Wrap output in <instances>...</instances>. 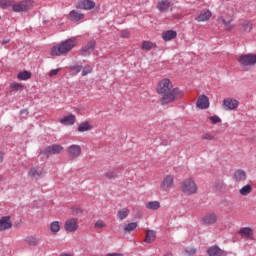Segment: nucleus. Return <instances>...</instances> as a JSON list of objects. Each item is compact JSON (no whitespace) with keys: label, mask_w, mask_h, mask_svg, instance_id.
Returning <instances> with one entry per match:
<instances>
[{"label":"nucleus","mask_w":256,"mask_h":256,"mask_svg":"<svg viewBox=\"0 0 256 256\" xmlns=\"http://www.w3.org/2000/svg\"><path fill=\"white\" fill-rule=\"evenodd\" d=\"M156 93L160 96L161 105H170L183 99L185 92L179 87L173 88V81L169 78H163L156 84Z\"/></svg>","instance_id":"f257e3e1"},{"label":"nucleus","mask_w":256,"mask_h":256,"mask_svg":"<svg viewBox=\"0 0 256 256\" xmlns=\"http://www.w3.org/2000/svg\"><path fill=\"white\" fill-rule=\"evenodd\" d=\"M75 47H77V38L72 37L52 47L50 50V55L52 57L65 56L68 55L70 51H73Z\"/></svg>","instance_id":"f03ea898"},{"label":"nucleus","mask_w":256,"mask_h":256,"mask_svg":"<svg viewBox=\"0 0 256 256\" xmlns=\"http://www.w3.org/2000/svg\"><path fill=\"white\" fill-rule=\"evenodd\" d=\"M180 189L184 195H195L199 191L195 178L189 177L183 180L180 184Z\"/></svg>","instance_id":"7ed1b4c3"},{"label":"nucleus","mask_w":256,"mask_h":256,"mask_svg":"<svg viewBox=\"0 0 256 256\" xmlns=\"http://www.w3.org/2000/svg\"><path fill=\"white\" fill-rule=\"evenodd\" d=\"M237 61L244 71H249L251 67L256 65V54H242L237 58Z\"/></svg>","instance_id":"20e7f679"},{"label":"nucleus","mask_w":256,"mask_h":256,"mask_svg":"<svg viewBox=\"0 0 256 256\" xmlns=\"http://www.w3.org/2000/svg\"><path fill=\"white\" fill-rule=\"evenodd\" d=\"M31 9H33L32 0H22L12 4V11L14 13H25Z\"/></svg>","instance_id":"39448f33"},{"label":"nucleus","mask_w":256,"mask_h":256,"mask_svg":"<svg viewBox=\"0 0 256 256\" xmlns=\"http://www.w3.org/2000/svg\"><path fill=\"white\" fill-rule=\"evenodd\" d=\"M81 153H83V149L79 144H71L67 147V155L70 159H78L81 157Z\"/></svg>","instance_id":"423d86ee"},{"label":"nucleus","mask_w":256,"mask_h":256,"mask_svg":"<svg viewBox=\"0 0 256 256\" xmlns=\"http://www.w3.org/2000/svg\"><path fill=\"white\" fill-rule=\"evenodd\" d=\"M173 185H175V178L173 175L168 174L162 179L160 183V189L161 191H169L173 189Z\"/></svg>","instance_id":"0eeeda50"},{"label":"nucleus","mask_w":256,"mask_h":256,"mask_svg":"<svg viewBox=\"0 0 256 256\" xmlns=\"http://www.w3.org/2000/svg\"><path fill=\"white\" fill-rule=\"evenodd\" d=\"M64 229L67 233H75L79 229V219L69 218L64 222Z\"/></svg>","instance_id":"6e6552de"},{"label":"nucleus","mask_w":256,"mask_h":256,"mask_svg":"<svg viewBox=\"0 0 256 256\" xmlns=\"http://www.w3.org/2000/svg\"><path fill=\"white\" fill-rule=\"evenodd\" d=\"M45 169L38 167V166H32L29 170H28V177H30V179H41V177L45 176Z\"/></svg>","instance_id":"1a4fd4ad"},{"label":"nucleus","mask_w":256,"mask_h":256,"mask_svg":"<svg viewBox=\"0 0 256 256\" xmlns=\"http://www.w3.org/2000/svg\"><path fill=\"white\" fill-rule=\"evenodd\" d=\"M222 107L224 111H235L239 107V102L237 99L225 98L222 102Z\"/></svg>","instance_id":"9d476101"},{"label":"nucleus","mask_w":256,"mask_h":256,"mask_svg":"<svg viewBox=\"0 0 256 256\" xmlns=\"http://www.w3.org/2000/svg\"><path fill=\"white\" fill-rule=\"evenodd\" d=\"M64 149L65 147L62 145L52 144L44 150V153L47 157H50V155H59V153H63Z\"/></svg>","instance_id":"9b49d317"},{"label":"nucleus","mask_w":256,"mask_h":256,"mask_svg":"<svg viewBox=\"0 0 256 256\" xmlns=\"http://www.w3.org/2000/svg\"><path fill=\"white\" fill-rule=\"evenodd\" d=\"M76 9H83L84 11H91L95 9V1L93 0H79L76 5Z\"/></svg>","instance_id":"f8f14e48"},{"label":"nucleus","mask_w":256,"mask_h":256,"mask_svg":"<svg viewBox=\"0 0 256 256\" xmlns=\"http://www.w3.org/2000/svg\"><path fill=\"white\" fill-rule=\"evenodd\" d=\"M13 227L11 216H3L0 218V231H7Z\"/></svg>","instance_id":"ddd939ff"},{"label":"nucleus","mask_w":256,"mask_h":256,"mask_svg":"<svg viewBox=\"0 0 256 256\" xmlns=\"http://www.w3.org/2000/svg\"><path fill=\"white\" fill-rule=\"evenodd\" d=\"M239 31L241 33H251V31H253V22L249 20H241L239 23Z\"/></svg>","instance_id":"4468645a"},{"label":"nucleus","mask_w":256,"mask_h":256,"mask_svg":"<svg viewBox=\"0 0 256 256\" xmlns=\"http://www.w3.org/2000/svg\"><path fill=\"white\" fill-rule=\"evenodd\" d=\"M238 235L242 237V239H253L255 232L251 227H243L238 231Z\"/></svg>","instance_id":"2eb2a0df"},{"label":"nucleus","mask_w":256,"mask_h":256,"mask_svg":"<svg viewBox=\"0 0 256 256\" xmlns=\"http://www.w3.org/2000/svg\"><path fill=\"white\" fill-rule=\"evenodd\" d=\"M95 45H97V42L95 40H91L87 43L84 47L81 49V55L82 57H87V55H91V52L93 49H95Z\"/></svg>","instance_id":"dca6fc26"},{"label":"nucleus","mask_w":256,"mask_h":256,"mask_svg":"<svg viewBox=\"0 0 256 256\" xmlns=\"http://www.w3.org/2000/svg\"><path fill=\"white\" fill-rule=\"evenodd\" d=\"M217 214L215 213H208L204 217H202V224L203 225H215L217 223Z\"/></svg>","instance_id":"f3484780"},{"label":"nucleus","mask_w":256,"mask_h":256,"mask_svg":"<svg viewBox=\"0 0 256 256\" xmlns=\"http://www.w3.org/2000/svg\"><path fill=\"white\" fill-rule=\"evenodd\" d=\"M213 13L210 10L204 9L200 12L198 17H196V21L198 23H205V21H209L212 17Z\"/></svg>","instance_id":"a211bd4d"},{"label":"nucleus","mask_w":256,"mask_h":256,"mask_svg":"<svg viewBox=\"0 0 256 256\" xmlns=\"http://www.w3.org/2000/svg\"><path fill=\"white\" fill-rule=\"evenodd\" d=\"M233 179L236 183H245V181H247V172L244 170H236Z\"/></svg>","instance_id":"6ab92c4d"},{"label":"nucleus","mask_w":256,"mask_h":256,"mask_svg":"<svg viewBox=\"0 0 256 256\" xmlns=\"http://www.w3.org/2000/svg\"><path fill=\"white\" fill-rule=\"evenodd\" d=\"M209 256H227V252L219 248V246H211L207 249Z\"/></svg>","instance_id":"aec40b11"},{"label":"nucleus","mask_w":256,"mask_h":256,"mask_svg":"<svg viewBox=\"0 0 256 256\" xmlns=\"http://www.w3.org/2000/svg\"><path fill=\"white\" fill-rule=\"evenodd\" d=\"M69 19H70V21L77 23V22L83 21V19H85V14L80 11H77V10H72L69 13Z\"/></svg>","instance_id":"412c9836"},{"label":"nucleus","mask_w":256,"mask_h":256,"mask_svg":"<svg viewBox=\"0 0 256 256\" xmlns=\"http://www.w3.org/2000/svg\"><path fill=\"white\" fill-rule=\"evenodd\" d=\"M196 106L198 109H209V97L206 95L199 96Z\"/></svg>","instance_id":"4be33fe9"},{"label":"nucleus","mask_w":256,"mask_h":256,"mask_svg":"<svg viewBox=\"0 0 256 256\" xmlns=\"http://www.w3.org/2000/svg\"><path fill=\"white\" fill-rule=\"evenodd\" d=\"M219 23H223L226 31H233L235 29V25L231 24L233 23L232 19H226L225 16H221L218 18Z\"/></svg>","instance_id":"5701e85b"},{"label":"nucleus","mask_w":256,"mask_h":256,"mask_svg":"<svg viewBox=\"0 0 256 256\" xmlns=\"http://www.w3.org/2000/svg\"><path fill=\"white\" fill-rule=\"evenodd\" d=\"M76 119L77 118L75 117V115L70 114L61 118L59 122L61 123V125H66V126L75 125Z\"/></svg>","instance_id":"b1692460"},{"label":"nucleus","mask_w":256,"mask_h":256,"mask_svg":"<svg viewBox=\"0 0 256 256\" xmlns=\"http://www.w3.org/2000/svg\"><path fill=\"white\" fill-rule=\"evenodd\" d=\"M169 7H171V1L169 0H160L157 4V9L161 13L169 11Z\"/></svg>","instance_id":"393cba45"},{"label":"nucleus","mask_w":256,"mask_h":256,"mask_svg":"<svg viewBox=\"0 0 256 256\" xmlns=\"http://www.w3.org/2000/svg\"><path fill=\"white\" fill-rule=\"evenodd\" d=\"M177 37V32L175 30H167L162 33V39L165 41H173Z\"/></svg>","instance_id":"a878e982"},{"label":"nucleus","mask_w":256,"mask_h":256,"mask_svg":"<svg viewBox=\"0 0 256 256\" xmlns=\"http://www.w3.org/2000/svg\"><path fill=\"white\" fill-rule=\"evenodd\" d=\"M157 239V233L154 230H146L145 243H153Z\"/></svg>","instance_id":"bb28decb"},{"label":"nucleus","mask_w":256,"mask_h":256,"mask_svg":"<svg viewBox=\"0 0 256 256\" xmlns=\"http://www.w3.org/2000/svg\"><path fill=\"white\" fill-rule=\"evenodd\" d=\"M93 125L89 121H84L78 126L79 133H85V131H91Z\"/></svg>","instance_id":"cd10ccee"},{"label":"nucleus","mask_w":256,"mask_h":256,"mask_svg":"<svg viewBox=\"0 0 256 256\" xmlns=\"http://www.w3.org/2000/svg\"><path fill=\"white\" fill-rule=\"evenodd\" d=\"M156 47L157 44L155 42L145 40L142 42L141 49L142 51H151V49H155Z\"/></svg>","instance_id":"c85d7f7f"},{"label":"nucleus","mask_w":256,"mask_h":256,"mask_svg":"<svg viewBox=\"0 0 256 256\" xmlns=\"http://www.w3.org/2000/svg\"><path fill=\"white\" fill-rule=\"evenodd\" d=\"M50 231H51V233H53V235H57V233H59V231H61V222L53 221L50 224Z\"/></svg>","instance_id":"c756f323"},{"label":"nucleus","mask_w":256,"mask_h":256,"mask_svg":"<svg viewBox=\"0 0 256 256\" xmlns=\"http://www.w3.org/2000/svg\"><path fill=\"white\" fill-rule=\"evenodd\" d=\"M146 208L151 211H157V209H161V203L159 201H150L146 203Z\"/></svg>","instance_id":"7c9ffc66"},{"label":"nucleus","mask_w":256,"mask_h":256,"mask_svg":"<svg viewBox=\"0 0 256 256\" xmlns=\"http://www.w3.org/2000/svg\"><path fill=\"white\" fill-rule=\"evenodd\" d=\"M17 79H19V81H27L28 79H31V72L27 70L19 72L17 75Z\"/></svg>","instance_id":"2f4dec72"},{"label":"nucleus","mask_w":256,"mask_h":256,"mask_svg":"<svg viewBox=\"0 0 256 256\" xmlns=\"http://www.w3.org/2000/svg\"><path fill=\"white\" fill-rule=\"evenodd\" d=\"M129 213H131L129 209L123 208L118 211L117 217L120 221H123V219H127V217H129Z\"/></svg>","instance_id":"473e14b6"},{"label":"nucleus","mask_w":256,"mask_h":256,"mask_svg":"<svg viewBox=\"0 0 256 256\" xmlns=\"http://www.w3.org/2000/svg\"><path fill=\"white\" fill-rule=\"evenodd\" d=\"M27 245H30V247H37L39 245V238L34 237V236H28L25 239Z\"/></svg>","instance_id":"72a5a7b5"},{"label":"nucleus","mask_w":256,"mask_h":256,"mask_svg":"<svg viewBox=\"0 0 256 256\" xmlns=\"http://www.w3.org/2000/svg\"><path fill=\"white\" fill-rule=\"evenodd\" d=\"M137 229V222H131L124 226V231L126 233H131V231H135Z\"/></svg>","instance_id":"f704fd0d"},{"label":"nucleus","mask_w":256,"mask_h":256,"mask_svg":"<svg viewBox=\"0 0 256 256\" xmlns=\"http://www.w3.org/2000/svg\"><path fill=\"white\" fill-rule=\"evenodd\" d=\"M251 191H253V188L251 187V185L247 184L244 187H242L239 192H240V195L245 196V195H249Z\"/></svg>","instance_id":"c9c22d12"},{"label":"nucleus","mask_w":256,"mask_h":256,"mask_svg":"<svg viewBox=\"0 0 256 256\" xmlns=\"http://www.w3.org/2000/svg\"><path fill=\"white\" fill-rule=\"evenodd\" d=\"M224 188H225V182H223V180L215 181L214 189H216V191H223Z\"/></svg>","instance_id":"e433bc0d"},{"label":"nucleus","mask_w":256,"mask_h":256,"mask_svg":"<svg viewBox=\"0 0 256 256\" xmlns=\"http://www.w3.org/2000/svg\"><path fill=\"white\" fill-rule=\"evenodd\" d=\"M10 89L12 91H23V84L13 82V83L10 84Z\"/></svg>","instance_id":"4c0bfd02"},{"label":"nucleus","mask_w":256,"mask_h":256,"mask_svg":"<svg viewBox=\"0 0 256 256\" xmlns=\"http://www.w3.org/2000/svg\"><path fill=\"white\" fill-rule=\"evenodd\" d=\"M224 15L227 17V19H232L235 17V9L228 8L224 11Z\"/></svg>","instance_id":"58836bf2"},{"label":"nucleus","mask_w":256,"mask_h":256,"mask_svg":"<svg viewBox=\"0 0 256 256\" xmlns=\"http://www.w3.org/2000/svg\"><path fill=\"white\" fill-rule=\"evenodd\" d=\"M13 5V0H0V7L2 9H7Z\"/></svg>","instance_id":"ea45409f"},{"label":"nucleus","mask_w":256,"mask_h":256,"mask_svg":"<svg viewBox=\"0 0 256 256\" xmlns=\"http://www.w3.org/2000/svg\"><path fill=\"white\" fill-rule=\"evenodd\" d=\"M81 69H83V66H81L79 64H74V65L70 66V70L73 72L74 75L81 73Z\"/></svg>","instance_id":"a19ab883"},{"label":"nucleus","mask_w":256,"mask_h":256,"mask_svg":"<svg viewBox=\"0 0 256 256\" xmlns=\"http://www.w3.org/2000/svg\"><path fill=\"white\" fill-rule=\"evenodd\" d=\"M208 121L212 123V125H217V123H221V117L214 115L208 117Z\"/></svg>","instance_id":"79ce46f5"},{"label":"nucleus","mask_w":256,"mask_h":256,"mask_svg":"<svg viewBox=\"0 0 256 256\" xmlns=\"http://www.w3.org/2000/svg\"><path fill=\"white\" fill-rule=\"evenodd\" d=\"M201 139L203 141H215V136L211 133H204L202 136H201Z\"/></svg>","instance_id":"37998d69"},{"label":"nucleus","mask_w":256,"mask_h":256,"mask_svg":"<svg viewBox=\"0 0 256 256\" xmlns=\"http://www.w3.org/2000/svg\"><path fill=\"white\" fill-rule=\"evenodd\" d=\"M93 73V68L89 65L85 66L82 70V77H87V75Z\"/></svg>","instance_id":"c03bdc74"},{"label":"nucleus","mask_w":256,"mask_h":256,"mask_svg":"<svg viewBox=\"0 0 256 256\" xmlns=\"http://www.w3.org/2000/svg\"><path fill=\"white\" fill-rule=\"evenodd\" d=\"M106 179H117V173L115 171H109L104 174Z\"/></svg>","instance_id":"a18cd8bd"},{"label":"nucleus","mask_w":256,"mask_h":256,"mask_svg":"<svg viewBox=\"0 0 256 256\" xmlns=\"http://www.w3.org/2000/svg\"><path fill=\"white\" fill-rule=\"evenodd\" d=\"M94 227L96 229H103L104 227H107V224H105V222H103V220H98L96 221V223L94 224Z\"/></svg>","instance_id":"49530a36"},{"label":"nucleus","mask_w":256,"mask_h":256,"mask_svg":"<svg viewBox=\"0 0 256 256\" xmlns=\"http://www.w3.org/2000/svg\"><path fill=\"white\" fill-rule=\"evenodd\" d=\"M120 37H122L123 39H129V37H131V33L129 32V30H123L120 33Z\"/></svg>","instance_id":"de8ad7c7"},{"label":"nucleus","mask_w":256,"mask_h":256,"mask_svg":"<svg viewBox=\"0 0 256 256\" xmlns=\"http://www.w3.org/2000/svg\"><path fill=\"white\" fill-rule=\"evenodd\" d=\"M60 71H61V68L53 69V70L50 71L49 76L50 77H55V76L59 75Z\"/></svg>","instance_id":"09e8293b"},{"label":"nucleus","mask_w":256,"mask_h":256,"mask_svg":"<svg viewBox=\"0 0 256 256\" xmlns=\"http://www.w3.org/2000/svg\"><path fill=\"white\" fill-rule=\"evenodd\" d=\"M187 255H195L197 253V250L195 248H189L186 250Z\"/></svg>","instance_id":"8fccbe9b"},{"label":"nucleus","mask_w":256,"mask_h":256,"mask_svg":"<svg viewBox=\"0 0 256 256\" xmlns=\"http://www.w3.org/2000/svg\"><path fill=\"white\" fill-rule=\"evenodd\" d=\"M82 213H83V209H81V208H76L74 210V215H82Z\"/></svg>","instance_id":"3c124183"},{"label":"nucleus","mask_w":256,"mask_h":256,"mask_svg":"<svg viewBox=\"0 0 256 256\" xmlns=\"http://www.w3.org/2000/svg\"><path fill=\"white\" fill-rule=\"evenodd\" d=\"M106 256H123L121 253H108Z\"/></svg>","instance_id":"603ef678"},{"label":"nucleus","mask_w":256,"mask_h":256,"mask_svg":"<svg viewBox=\"0 0 256 256\" xmlns=\"http://www.w3.org/2000/svg\"><path fill=\"white\" fill-rule=\"evenodd\" d=\"M5 157V153L0 152V163H3V158Z\"/></svg>","instance_id":"864d4df0"},{"label":"nucleus","mask_w":256,"mask_h":256,"mask_svg":"<svg viewBox=\"0 0 256 256\" xmlns=\"http://www.w3.org/2000/svg\"><path fill=\"white\" fill-rule=\"evenodd\" d=\"M3 180V175H0V182Z\"/></svg>","instance_id":"5fc2aeb1"},{"label":"nucleus","mask_w":256,"mask_h":256,"mask_svg":"<svg viewBox=\"0 0 256 256\" xmlns=\"http://www.w3.org/2000/svg\"><path fill=\"white\" fill-rule=\"evenodd\" d=\"M3 43H9V40H7V41H4Z\"/></svg>","instance_id":"6e6d98bb"},{"label":"nucleus","mask_w":256,"mask_h":256,"mask_svg":"<svg viewBox=\"0 0 256 256\" xmlns=\"http://www.w3.org/2000/svg\"><path fill=\"white\" fill-rule=\"evenodd\" d=\"M0 19H1V16H0Z\"/></svg>","instance_id":"4d7b16f0"}]
</instances>
